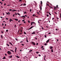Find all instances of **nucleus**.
Here are the masks:
<instances>
[{"label":"nucleus","mask_w":61,"mask_h":61,"mask_svg":"<svg viewBox=\"0 0 61 61\" xmlns=\"http://www.w3.org/2000/svg\"><path fill=\"white\" fill-rule=\"evenodd\" d=\"M7 53H8V54L9 55H11V52L10 51H8L7 52Z\"/></svg>","instance_id":"obj_1"},{"label":"nucleus","mask_w":61,"mask_h":61,"mask_svg":"<svg viewBox=\"0 0 61 61\" xmlns=\"http://www.w3.org/2000/svg\"><path fill=\"white\" fill-rule=\"evenodd\" d=\"M31 43L34 46H36V43H35V42L32 41Z\"/></svg>","instance_id":"obj_2"},{"label":"nucleus","mask_w":61,"mask_h":61,"mask_svg":"<svg viewBox=\"0 0 61 61\" xmlns=\"http://www.w3.org/2000/svg\"><path fill=\"white\" fill-rule=\"evenodd\" d=\"M15 53H16L17 51V48H16V47H15Z\"/></svg>","instance_id":"obj_3"},{"label":"nucleus","mask_w":61,"mask_h":61,"mask_svg":"<svg viewBox=\"0 0 61 61\" xmlns=\"http://www.w3.org/2000/svg\"><path fill=\"white\" fill-rule=\"evenodd\" d=\"M31 34L32 35H35L36 33H35V32L34 31L33 32L31 33Z\"/></svg>","instance_id":"obj_4"},{"label":"nucleus","mask_w":61,"mask_h":61,"mask_svg":"<svg viewBox=\"0 0 61 61\" xmlns=\"http://www.w3.org/2000/svg\"><path fill=\"white\" fill-rule=\"evenodd\" d=\"M20 17L21 18H25V15H23L22 16H20Z\"/></svg>","instance_id":"obj_5"},{"label":"nucleus","mask_w":61,"mask_h":61,"mask_svg":"<svg viewBox=\"0 0 61 61\" xmlns=\"http://www.w3.org/2000/svg\"><path fill=\"white\" fill-rule=\"evenodd\" d=\"M35 26L32 25V26H31V27H30V29H32V28H33V27H34V26H35Z\"/></svg>","instance_id":"obj_6"},{"label":"nucleus","mask_w":61,"mask_h":61,"mask_svg":"<svg viewBox=\"0 0 61 61\" xmlns=\"http://www.w3.org/2000/svg\"><path fill=\"white\" fill-rule=\"evenodd\" d=\"M12 57H13V56L12 55H11L10 56H9V58H12Z\"/></svg>","instance_id":"obj_7"},{"label":"nucleus","mask_w":61,"mask_h":61,"mask_svg":"<svg viewBox=\"0 0 61 61\" xmlns=\"http://www.w3.org/2000/svg\"><path fill=\"white\" fill-rule=\"evenodd\" d=\"M49 40H50L49 39L48 40H47L46 41V43H48V42H49Z\"/></svg>","instance_id":"obj_8"},{"label":"nucleus","mask_w":61,"mask_h":61,"mask_svg":"<svg viewBox=\"0 0 61 61\" xmlns=\"http://www.w3.org/2000/svg\"><path fill=\"white\" fill-rule=\"evenodd\" d=\"M20 31L21 33H23V30L22 29H21L20 30Z\"/></svg>","instance_id":"obj_9"},{"label":"nucleus","mask_w":61,"mask_h":61,"mask_svg":"<svg viewBox=\"0 0 61 61\" xmlns=\"http://www.w3.org/2000/svg\"><path fill=\"white\" fill-rule=\"evenodd\" d=\"M50 49H52L53 48V47L52 46H50Z\"/></svg>","instance_id":"obj_10"},{"label":"nucleus","mask_w":61,"mask_h":61,"mask_svg":"<svg viewBox=\"0 0 61 61\" xmlns=\"http://www.w3.org/2000/svg\"><path fill=\"white\" fill-rule=\"evenodd\" d=\"M9 43L10 44V45H11V46H13V44H12V43H11V42H9Z\"/></svg>","instance_id":"obj_11"},{"label":"nucleus","mask_w":61,"mask_h":61,"mask_svg":"<svg viewBox=\"0 0 61 61\" xmlns=\"http://www.w3.org/2000/svg\"><path fill=\"white\" fill-rule=\"evenodd\" d=\"M12 10L13 12H15V11H16V10Z\"/></svg>","instance_id":"obj_12"},{"label":"nucleus","mask_w":61,"mask_h":61,"mask_svg":"<svg viewBox=\"0 0 61 61\" xmlns=\"http://www.w3.org/2000/svg\"><path fill=\"white\" fill-rule=\"evenodd\" d=\"M6 59V58H5V56H4L3 57V59Z\"/></svg>","instance_id":"obj_13"},{"label":"nucleus","mask_w":61,"mask_h":61,"mask_svg":"<svg viewBox=\"0 0 61 61\" xmlns=\"http://www.w3.org/2000/svg\"><path fill=\"white\" fill-rule=\"evenodd\" d=\"M40 9L41 11L42 10V5H41V6Z\"/></svg>","instance_id":"obj_14"},{"label":"nucleus","mask_w":61,"mask_h":61,"mask_svg":"<svg viewBox=\"0 0 61 61\" xmlns=\"http://www.w3.org/2000/svg\"><path fill=\"white\" fill-rule=\"evenodd\" d=\"M32 51H33V50H30L29 51V53H30V52H32Z\"/></svg>","instance_id":"obj_15"},{"label":"nucleus","mask_w":61,"mask_h":61,"mask_svg":"<svg viewBox=\"0 0 61 61\" xmlns=\"http://www.w3.org/2000/svg\"><path fill=\"white\" fill-rule=\"evenodd\" d=\"M15 20H16V21H17L18 20L17 19H15Z\"/></svg>","instance_id":"obj_16"},{"label":"nucleus","mask_w":61,"mask_h":61,"mask_svg":"<svg viewBox=\"0 0 61 61\" xmlns=\"http://www.w3.org/2000/svg\"><path fill=\"white\" fill-rule=\"evenodd\" d=\"M11 20H12V19H10L9 21L10 22H11Z\"/></svg>","instance_id":"obj_17"},{"label":"nucleus","mask_w":61,"mask_h":61,"mask_svg":"<svg viewBox=\"0 0 61 61\" xmlns=\"http://www.w3.org/2000/svg\"><path fill=\"white\" fill-rule=\"evenodd\" d=\"M10 51H12V52H13V53H14V51H13V50H10Z\"/></svg>","instance_id":"obj_18"},{"label":"nucleus","mask_w":61,"mask_h":61,"mask_svg":"<svg viewBox=\"0 0 61 61\" xmlns=\"http://www.w3.org/2000/svg\"><path fill=\"white\" fill-rule=\"evenodd\" d=\"M41 5H42V4H43V3L42 2V1H41Z\"/></svg>","instance_id":"obj_19"},{"label":"nucleus","mask_w":61,"mask_h":61,"mask_svg":"<svg viewBox=\"0 0 61 61\" xmlns=\"http://www.w3.org/2000/svg\"><path fill=\"white\" fill-rule=\"evenodd\" d=\"M32 16H36V15H35V14H34Z\"/></svg>","instance_id":"obj_20"},{"label":"nucleus","mask_w":61,"mask_h":61,"mask_svg":"<svg viewBox=\"0 0 61 61\" xmlns=\"http://www.w3.org/2000/svg\"><path fill=\"white\" fill-rule=\"evenodd\" d=\"M16 56L17 57V58H19L20 57H19V56Z\"/></svg>","instance_id":"obj_21"},{"label":"nucleus","mask_w":61,"mask_h":61,"mask_svg":"<svg viewBox=\"0 0 61 61\" xmlns=\"http://www.w3.org/2000/svg\"><path fill=\"white\" fill-rule=\"evenodd\" d=\"M51 52H52V53H53V49H52L51 50Z\"/></svg>","instance_id":"obj_22"},{"label":"nucleus","mask_w":61,"mask_h":61,"mask_svg":"<svg viewBox=\"0 0 61 61\" xmlns=\"http://www.w3.org/2000/svg\"><path fill=\"white\" fill-rule=\"evenodd\" d=\"M6 14L7 15H9V12H8V13H6V12H5Z\"/></svg>","instance_id":"obj_23"},{"label":"nucleus","mask_w":61,"mask_h":61,"mask_svg":"<svg viewBox=\"0 0 61 61\" xmlns=\"http://www.w3.org/2000/svg\"><path fill=\"white\" fill-rule=\"evenodd\" d=\"M56 10V7H54V10Z\"/></svg>","instance_id":"obj_24"},{"label":"nucleus","mask_w":61,"mask_h":61,"mask_svg":"<svg viewBox=\"0 0 61 61\" xmlns=\"http://www.w3.org/2000/svg\"><path fill=\"white\" fill-rule=\"evenodd\" d=\"M44 48V46H41V48Z\"/></svg>","instance_id":"obj_25"},{"label":"nucleus","mask_w":61,"mask_h":61,"mask_svg":"<svg viewBox=\"0 0 61 61\" xmlns=\"http://www.w3.org/2000/svg\"><path fill=\"white\" fill-rule=\"evenodd\" d=\"M0 36H1V38H3V35H0Z\"/></svg>","instance_id":"obj_26"},{"label":"nucleus","mask_w":61,"mask_h":61,"mask_svg":"<svg viewBox=\"0 0 61 61\" xmlns=\"http://www.w3.org/2000/svg\"><path fill=\"white\" fill-rule=\"evenodd\" d=\"M24 14H26V11H25L24 13Z\"/></svg>","instance_id":"obj_27"},{"label":"nucleus","mask_w":61,"mask_h":61,"mask_svg":"<svg viewBox=\"0 0 61 61\" xmlns=\"http://www.w3.org/2000/svg\"><path fill=\"white\" fill-rule=\"evenodd\" d=\"M24 34H25V35H26V32H25V31L24 32Z\"/></svg>","instance_id":"obj_28"},{"label":"nucleus","mask_w":61,"mask_h":61,"mask_svg":"<svg viewBox=\"0 0 61 61\" xmlns=\"http://www.w3.org/2000/svg\"><path fill=\"white\" fill-rule=\"evenodd\" d=\"M45 46H47V44L46 43L44 44Z\"/></svg>","instance_id":"obj_29"},{"label":"nucleus","mask_w":61,"mask_h":61,"mask_svg":"<svg viewBox=\"0 0 61 61\" xmlns=\"http://www.w3.org/2000/svg\"><path fill=\"white\" fill-rule=\"evenodd\" d=\"M49 15H51V14H50V13L49 12Z\"/></svg>","instance_id":"obj_30"},{"label":"nucleus","mask_w":61,"mask_h":61,"mask_svg":"<svg viewBox=\"0 0 61 61\" xmlns=\"http://www.w3.org/2000/svg\"><path fill=\"white\" fill-rule=\"evenodd\" d=\"M23 5L24 6L26 5V4L25 3V4H23Z\"/></svg>","instance_id":"obj_31"},{"label":"nucleus","mask_w":61,"mask_h":61,"mask_svg":"<svg viewBox=\"0 0 61 61\" xmlns=\"http://www.w3.org/2000/svg\"><path fill=\"white\" fill-rule=\"evenodd\" d=\"M6 32H8V30H6Z\"/></svg>","instance_id":"obj_32"},{"label":"nucleus","mask_w":61,"mask_h":61,"mask_svg":"<svg viewBox=\"0 0 61 61\" xmlns=\"http://www.w3.org/2000/svg\"><path fill=\"white\" fill-rule=\"evenodd\" d=\"M19 2H22V0H19Z\"/></svg>","instance_id":"obj_33"},{"label":"nucleus","mask_w":61,"mask_h":61,"mask_svg":"<svg viewBox=\"0 0 61 61\" xmlns=\"http://www.w3.org/2000/svg\"><path fill=\"white\" fill-rule=\"evenodd\" d=\"M6 45H7V46H9V44H7Z\"/></svg>","instance_id":"obj_34"},{"label":"nucleus","mask_w":61,"mask_h":61,"mask_svg":"<svg viewBox=\"0 0 61 61\" xmlns=\"http://www.w3.org/2000/svg\"><path fill=\"white\" fill-rule=\"evenodd\" d=\"M17 14L19 15L20 16V14H19V13H17Z\"/></svg>","instance_id":"obj_35"},{"label":"nucleus","mask_w":61,"mask_h":61,"mask_svg":"<svg viewBox=\"0 0 61 61\" xmlns=\"http://www.w3.org/2000/svg\"><path fill=\"white\" fill-rule=\"evenodd\" d=\"M47 17H48V16H49V15L48 14H47Z\"/></svg>","instance_id":"obj_36"},{"label":"nucleus","mask_w":61,"mask_h":61,"mask_svg":"<svg viewBox=\"0 0 61 61\" xmlns=\"http://www.w3.org/2000/svg\"><path fill=\"white\" fill-rule=\"evenodd\" d=\"M28 23H30V21L29 20H28Z\"/></svg>","instance_id":"obj_37"},{"label":"nucleus","mask_w":61,"mask_h":61,"mask_svg":"<svg viewBox=\"0 0 61 61\" xmlns=\"http://www.w3.org/2000/svg\"><path fill=\"white\" fill-rule=\"evenodd\" d=\"M30 12H31V11H32V9H30Z\"/></svg>","instance_id":"obj_38"},{"label":"nucleus","mask_w":61,"mask_h":61,"mask_svg":"<svg viewBox=\"0 0 61 61\" xmlns=\"http://www.w3.org/2000/svg\"><path fill=\"white\" fill-rule=\"evenodd\" d=\"M58 5H56V7L57 8H58Z\"/></svg>","instance_id":"obj_39"},{"label":"nucleus","mask_w":61,"mask_h":61,"mask_svg":"<svg viewBox=\"0 0 61 61\" xmlns=\"http://www.w3.org/2000/svg\"><path fill=\"white\" fill-rule=\"evenodd\" d=\"M32 24H35V23L34 22H32Z\"/></svg>","instance_id":"obj_40"},{"label":"nucleus","mask_w":61,"mask_h":61,"mask_svg":"<svg viewBox=\"0 0 61 61\" xmlns=\"http://www.w3.org/2000/svg\"><path fill=\"white\" fill-rule=\"evenodd\" d=\"M5 26H4L3 27V28H4V29H5Z\"/></svg>","instance_id":"obj_41"},{"label":"nucleus","mask_w":61,"mask_h":61,"mask_svg":"<svg viewBox=\"0 0 61 61\" xmlns=\"http://www.w3.org/2000/svg\"><path fill=\"white\" fill-rule=\"evenodd\" d=\"M14 27L16 28V25H15L14 26Z\"/></svg>","instance_id":"obj_42"},{"label":"nucleus","mask_w":61,"mask_h":61,"mask_svg":"<svg viewBox=\"0 0 61 61\" xmlns=\"http://www.w3.org/2000/svg\"><path fill=\"white\" fill-rule=\"evenodd\" d=\"M36 54H38V53H39V52L37 51V52H36Z\"/></svg>","instance_id":"obj_43"},{"label":"nucleus","mask_w":61,"mask_h":61,"mask_svg":"<svg viewBox=\"0 0 61 61\" xmlns=\"http://www.w3.org/2000/svg\"><path fill=\"white\" fill-rule=\"evenodd\" d=\"M21 45H22V46H24V44H22Z\"/></svg>","instance_id":"obj_44"},{"label":"nucleus","mask_w":61,"mask_h":61,"mask_svg":"<svg viewBox=\"0 0 61 61\" xmlns=\"http://www.w3.org/2000/svg\"><path fill=\"white\" fill-rule=\"evenodd\" d=\"M12 9H10L9 10V11H12Z\"/></svg>","instance_id":"obj_45"},{"label":"nucleus","mask_w":61,"mask_h":61,"mask_svg":"<svg viewBox=\"0 0 61 61\" xmlns=\"http://www.w3.org/2000/svg\"><path fill=\"white\" fill-rule=\"evenodd\" d=\"M4 23H2V26H4Z\"/></svg>","instance_id":"obj_46"},{"label":"nucleus","mask_w":61,"mask_h":61,"mask_svg":"<svg viewBox=\"0 0 61 61\" xmlns=\"http://www.w3.org/2000/svg\"><path fill=\"white\" fill-rule=\"evenodd\" d=\"M38 56H41V55L40 54H39Z\"/></svg>","instance_id":"obj_47"},{"label":"nucleus","mask_w":61,"mask_h":61,"mask_svg":"<svg viewBox=\"0 0 61 61\" xmlns=\"http://www.w3.org/2000/svg\"><path fill=\"white\" fill-rule=\"evenodd\" d=\"M10 15V12H9V15Z\"/></svg>","instance_id":"obj_48"},{"label":"nucleus","mask_w":61,"mask_h":61,"mask_svg":"<svg viewBox=\"0 0 61 61\" xmlns=\"http://www.w3.org/2000/svg\"><path fill=\"white\" fill-rule=\"evenodd\" d=\"M32 24L33 23H32L31 22V25H33V24Z\"/></svg>","instance_id":"obj_49"},{"label":"nucleus","mask_w":61,"mask_h":61,"mask_svg":"<svg viewBox=\"0 0 61 61\" xmlns=\"http://www.w3.org/2000/svg\"><path fill=\"white\" fill-rule=\"evenodd\" d=\"M22 34V32H21V33H20V35H21V34Z\"/></svg>","instance_id":"obj_50"},{"label":"nucleus","mask_w":61,"mask_h":61,"mask_svg":"<svg viewBox=\"0 0 61 61\" xmlns=\"http://www.w3.org/2000/svg\"><path fill=\"white\" fill-rule=\"evenodd\" d=\"M21 29H22L23 30V27H22L21 28Z\"/></svg>","instance_id":"obj_51"},{"label":"nucleus","mask_w":61,"mask_h":61,"mask_svg":"<svg viewBox=\"0 0 61 61\" xmlns=\"http://www.w3.org/2000/svg\"><path fill=\"white\" fill-rule=\"evenodd\" d=\"M25 21V20H22V22H24V21Z\"/></svg>","instance_id":"obj_52"},{"label":"nucleus","mask_w":61,"mask_h":61,"mask_svg":"<svg viewBox=\"0 0 61 61\" xmlns=\"http://www.w3.org/2000/svg\"><path fill=\"white\" fill-rule=\"evenodd\" d=\"M56 40H57V42H58V41L59 40H58V39H56Z\"/></svg>","instance_id":"obj_53"},{"label":"nucleus","mask_w":61,"mask_h":61,"mask_svg":"<svg viewBox=\"0 0 61 61\" xmlns=\"http://www.w3.org/2000/svg\"><path fill=\"white\" fill-rule=\"evenodd\" d=\"M37 14H38L39 15H40L39 14V12H38L37 13Z\"/></svg>","instance_id":"obj_54"},{"label":"nucleus","mask_w":61,"mask_h":61,"mask_svg":"<svg viewBox=\"0 0 61 61\" xmlns=\"http://www.w3.org/2000/svg\"><path fill=\"white\" fill-rule=\"evenodd\" d=\"M54 18H52V20H54Z\"/></svg>","instance_id":"obj_55"},{"label":"nucleus","mask_w":61,"mask_h":61,"mask_svg":"<svg viewBox=\"0 0 61 61\" xmlns=\"http://www.w3.org/2000/svg\"><path fill=\"white\" fill-rule=\"evenodd\" d=\"M38 45V43H37L36 44V45Z\"/></svg>","instance_id":"obj_56"},{"label":"nucleus","mask_w":61,"mask_h":61,"mask_svg":"<svg viewBox=\"0 0 61 61\" xmlns=\"http://www.w3.org/2000/svg\"><path fill=\"white\" fill-rule=\"evenodd\" d=\"M47 5H48V6H49V4H47Z\"/></svg>","instance_id":"obj_57"},{"label":"nucleus","mask_w":61,"mask_h":61,"mask_svg":"<svg viewBox=\"0 0 61 61\" xmlns=\"http://www.w3.org/2000/svg\"><path fill=\"white\" fill-rule=\"evenodd\" d=\"M45 37H46V35H45Z\"/></svg>","instance_id":"obj_58"},{"label":"nucleus","mask_w":61,"mask_h":61,"mask_svg":"<svg viewBox=\"0 0 61 61\" xmlns=\"http://www.w3.org/2000/svg\"><path fill=\"white\" fill-rule=\"evenodd\" d=\"M3 32H3V31H1V33H3Z\"/></svg>","instance_id":"obj_59"},{"label":"nucleus","mask_w":61,"mask_h":61,"mask_svg":"<svg viewBox=\"0 0 61 61\" xmlns=\"http://www.w3.org/2000/svg\"><path fill=\"white\" fill-rule=\"evenodd\" d=\"M48 34H51V32H49V33Z\"/></svg>","instance_id":"obj_60"},{"label":"nucleus","mask_w":61,"mask_h":61,"mask_svg":"<svg viewBox=\"0 0 61 61\" xmlns=\"http://www.w3.org/2000/svg\"><path fill=\"white\" fill-rule=\"evenodd\" d=\"M2 4H3V3L2 2L1 3V4L2 5Z\"/></svg>","instance_id":"obj_61"},{"label":"nucleus","mask_w":61,"mask_h":61,"mask_svg":"<svg viewBox=\"0 0 61 61\" xmlns=\"http://www.w3.org/2000/svg\"><path fill=\"white\" fill-rule=\"evenodd\" d=\"M5 56H7V54H5Z\"/></svg>","instance_id":"obj_62"},{"label":"nucleus","mask_w":61,"mask_h":61,"mask_svg":"<svg viewBox=\"0 0 61 61\" xmlns=\"http://www.w3.org/2000/svg\"><path fill=\"white\" fill-rule=\"evenodd\" d=\"M5 26H6V24H5Z\"/></svg>","instance_id":"obj_63"},{"label":"nucleus","mask_w":61,"mask_h":61,"mask_svg":"<svg viewBox=\"0 0 61 61\" xmlns=\"http://www.w3.org/2000/svg\"><path fill=\"white\" fill-rule=\"evenodd\" d=\"M15 40H17V38H16V39H15Z\"/></svg>","instance_id":"obj_64"}]
</instances>
